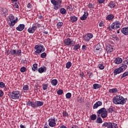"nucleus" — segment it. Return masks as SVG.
Here are the masks:
<instances>
[{
    "label": "nucleus",
    "mask_w": 128,
    "mask_h": 128,
    "mask_svg": "<svg viewBox=\"0 0 128 128\" xmlns=\"http://www.w3.org/2000/svg\"><path fill=\"white\" fill-rule=\"evenodd\" d=\"M113 102L115 104H122L124 105L126 102V99L124 98L120 95H117L112 99Z\"/></svg>",
    "instance_id": "nucleus-1"
},
{
    "label": "nucleus",
    "mask_w": 128,
    "mask_h": 128,
    "mask_svg": "<svg viewBox=\"0 0 128 128\" xmlns=\"http://www.w3.org/2000/svg\"><path fill=\"white\" fill-rule=\"evenodd\" d=\"M18 18L14 20V16L12 14H10L8 16V23L10 28H12L18 22Z\"/></svg>",
    "instance_id": "nucleus-2"
},
{
    "label": "nucleus",
    "mask_w": 128,
    "mask_h": 128,
    "mask_svg": "<svg viewBox=\"0 0 128 128\" xmlns=\"http://www.w3.org/2000/svg\"><path fill=\"white\" fill-rule=\"evenodd\" d=\"M51 4L54 6V9L55 10H58L62 8V0H52Z\"/></svg>",
    "instance_id": "nucleus-3"
},
{
    "label": "nucleus",
    "mask_w": 128,
    "mask_h": 128,
    "mask_svg": "<svg viewBox=\"0 0 128 128\" xmlns=\"http://www.w3.org/2000/svg\"><path fill=\"white\" fill-rule=\"evenodd\" d=\"M20 96V94L18 91H13L10 93V96L12 100H18Z\"/></svg>",
    "instance_id": "nucleus-4"
},
{
    "label": "nucleus",
    "mask_w": 128,
    "mask_h": 128,
    "mask_svg": "<svg viewBox=\"0 0 128 128\" xmlns=\"http://www.w3.org/2000/svg\"><path fill=\"white\" fill-rule=\"evenodd\" d=\"M38 28H40V24H38V23L34 24L32 27H30L28 28V32L29 34H34Z\"/></svg>",
    "instance_id": "nucleus-5"
},
{
    "label": "nucleus",
    "mask_w": 128,
    "mask_h": 128,
    "mask_svg": "<svg viewBox=\"0 0 128 128\" xmlns=\"http://www.w3.org/2000/svg\"><path fill=\"white\" fill-rule=\"evenodd\" d=\"M34 50H36L34 52L36 56H38L40 54H41L42 52H44V46L40 45H36L34 47Z\"/></svg>",
    "instance_id": "nucleus-6"
},
{
    "label": "nucleus",
    "mask_w": 128,
    "mask_h": 128,
    "mask_svg": "<svg viewBox=\"0 0 128 128\" xmlns=\"http://www.w3.org/2000/svg\"><path fill=\"white\" fill-rule=\"evenodd\" d=\"M97 114H102L101 116L102 118H105L108 116V111H106V110L104 108H101L97 112Z\"/></svg>",
    "instance_id": "nucleus-7"
},
{
    "label": "nucleus",
    "mask_w": 128,
    "mask_h": 128,
    "mask_svg": "<svg viewBox=\"0 0 128 128\" xmlns=\"http://www.w3.org/2000/svg\"><path fill=\"white\" fill-rule=\"evenodd\" d=\"M64 44L66 46H74L76 44V42L74 40L70 38H66L64 40Z\"/></svg>",
    "instance_id": "nucleus-8"
},
{
    "label": "nucleus",
    "mask_w": 128,
    "mask_h": 128,
    "mask_svg": "<svg viewBox=\"0 0 128 128\" xmlns=\"http://www.w3.org/2000/svg\"><path fill=\"white\" fill-rule=\"evenodd\" d=\"M120 26H122L120 22L119 21H115L112 24L111 28L114 30H118V28H120Z\"/></svg>",
    "instance_id": "nucleus-9"
},
{
    "label": "nucleus",
    "mask_w": 128,
    "mask_h": 128,
    "mask_svg": "<svg viewBox=\"0 0 128 128\" xmlns=\"http://www.w3.org/2000/svg\"><path fill=\"white\" fill-rule=\"evenodd\" d=\"M94 38V35L92 33H88L82 36V38L86 42H88Z\"/></svg>",
    "instance_id": "nucleus-10"
},
{
    "label": "nucleus",
    "mask_w": 128,
    "mask_h": 128,
    "mask_svg": "<svg viewBox=\"0 0 128 128\" xmlns=\"http://www.w3.org/2000/svg\"><path fill=\"white\" fill-rule=\"evenodd\" d=\"M48 125L51 128H54V126H56V118H50L48 120Z\"/></svg>",
    "instance_id": "nucleus-11"
},
{
    "label": "nucleus",
    "mask_w": 128,
    "mask_h": 128,
    "mask_svg": "<svg viewBox=\"0 0 128 128\" xmlns=\"http://www.w3.org/2000/svg\"><path fill=\"white\" fill-rule=\"evenodd\" d=\"M10 54L12 56H20L22 54V50H18L16 51L14 50H10Z\"/></svg>",
    "instance_id": "nucleus-12"
},
{
    "label": "nucleus",
    "mask_w": 128,
    "mask_h": 128,
    "mask_svg": "<svg viewBox=\"0 0 128 128\" xmlns=\"http://www.w3.org/2000/svg\"><path fill=\"white\" fill-rule=\"evenodd\" d=\"M1 14L3 18L6 17L8 14V10L6 8H2L1 10Z\"/></svg>",
    "instance_id": "nucleus-13"
},
{
    "label": "nucleus",
    "mask_w": 128,
    "mask_h": 128,
    "mask_svg": "<svg viewBox=\"0 0 128 128\" xmlns=\"http://www.w3.org/2000/svg\"><path fill=\"white\" fill-rule=\"evenodd\" d=\"M27 106H32V108H37L36 102H34L28 101V102H27Z\"/></svg>",
    "instance_id": "nucleus-14"
},
{
    "label": "nucleus",
    "mask_w": 128,
    "mask_h": 128,
    "mask_svg": "<svg viewBox=\"0 0 128 128\" xmlns=\"http://www.w3.org/2000/svg\"><path fill=\"white\" fill-rule=\"evenodd\" d=\"M106 50L108 54H110L114 50V46L112 45H108L106 47Z\"/></svg>",
    "instance_id": "nucleus-15"
},
{
    "label": "nucleus",
    "mask_w": 128,
    "mask_h": 128,
    "mask_svg": "<svg viewBox=\"0 0 128 128\" xmlns=\"http://www.w3.org/2000/svg\"><path fill=\"white\" fill-rule=\"evenodd\" d=\"M102 102L100 101H98L97 102H96V103L95 104H94V106H93V108L94 110H96V108H98V106H102Z\"/></svg>",
    "instance_id": "nucleus-16"
},
{
    "label": "nucleus",
    "mask_w": 128,
    "mask_h": 128,
    "mask_svg": "<svg viewBox=\"0 0 128 128\" xmlns=\"http://www.w3.org/2000/svg\"><path fill=\"white\" fill-rule=\"evenodd\" d=\"M16 30L18 32H22V30H24V24H19L18 26L16 28Z\"/></svg>",
    "instance_id": "nucleus-17"
},
{
    "label": "nucleus",
    "mask_w": 128,
    "mask_h": 128,
    "mask_svg": "<svg viewBox=\"0 0 128 128\" xmlns=\"http://www.w3.org/2000/svg\"><path fill=\"white\" fill-rule=\"evenodd\" d=\"M88 12H84L83 16L80 18L81 20H86L88 18Z\"/></svg>",
    "instance_id": "nucleus-18"
},
{
    "label": "nucleus",
    "mask_w": 128,
    "mask_h": 128,
    "mask_svg": "<svg viewBox=\"0 0 128 128\" xmlns=\"http://www.w3.org/2000/svg\"><path fill=\"white\" fill-rule=\"evenodd\" d=\"M114 62L116 64H122V59L120 57H118L116 58Z\"/></svg>",
    "instance_id": "nucleus-19"
},
{
    "label": "nucleus",
    "mask_w": 128,
    "mask_h": 128,
    "mask_svg": "<svg viewBox=\"0 0 128 128\" xmlns=\"http://www.w3.org/2000/svg\"><path fill=\"white\" fill-rule=\"evenodd\" d=\"M108 92H110V94H116V92H118V90L116 88H114L112 89H110Z\"/></svg>",
    "instance_id": "nucleus-20"
},
{
    "label": "nucleus",
    "mask_w": 128,
    "mask_h": 128,
    "mask_svg": "<svg viewBox=\"0 0 128 128\" xmlns=\"http://www.w3.org/2000/svg\"><path fill=\"white\" fill-rule=\"evenodd\" d=\"M120 72H122V71L120 68L116 69L114 71V76H116V74H120Z\"/></svg>",
    "instance_id": "nucleus-21"
},
{
    "label": "nucleus",
    "mask_w": 128,
    "mask_h": 128,
    "mask_svg": "<svg viewBox=\"0 0 128 128\" xmlns=\"http://www.w3.org/2000/svg\"><path fill=\"white\" fill-rule=\"evenodd\" d=\"M38 72L40 74H42V72H46V67H43V68H40L38 70Z\"/></svg>",
    "instance_id": "nucleus-22"
},
{
    "label": "nucleus",
    "mask_w": 128,
    "mask_h": 128,
    "mask_svg": "<svg viewBox=\"0 0 128 128\" xmlns=\"http://www.w3.org/2000/svg\"><path fill=\"white\" fill-rule=\"evenodd\" d=\"M119 68H120V70L122 72L124 70H126V68H128V66L124 64H122V66L120 67H119Z\"/></svg>",
    "instance_id": "nucleus-23"
},
{
    "label": "nucleus",
    "mask_w": 128,
    "mask_h": 128,
    "mask_svg": "<svg viewBox=\"0 0 128 128\" xmlns=\"http://www.w3.org/2000/svg\"><path fill=\"white\" fill-rule=\"evenodd\" d=\"M102 85L98 84H93V88L94 90H98V88H100Z\"/></svg>",
    "instance_id": "nucleus-24"
},
{
    "label": "nucleus",
    "mask_w": 128,
    "mask_h": 128,
    "mask_svg": "<svg viewBox=\"0 0 128 128\" xmlns=\"http://www.w3.org/2000/svg\"><path fill=\"white\" fill-rule=\"evenodd\" d=\"M71 22H74L78 20V17L76 16H71L70 17Z\"/></svg>",
    "instance_id": "nucleus-25"
},
{
    "label": "nucleus",
    "mask_w": 128,
    "mask_h": 128,
    "mask_svg": "<svg viewBox=\"0 0 128 128\" xmlns=\"http://www.w3.org/2000/svg\"><path fill=\"white\" fill-rule=\"evenodd\" d=\"M114 16L113 14H110L106 16V19L107 20H114Z\"/></svg>",
    "instance_id": "nucleus-26"
},
{
    "label": "nucleus",
    "mask_w": 128,
    "mask_h": 128,
    "mask_svg": "<svg viewBox=\"0 0 128 128\" xmlns=\"http://www.w3.org/2000/svg\"><path fill=\"white\" fill-rule=\"evenodd\" d=\"M108 6H110V8H114V6H116V3L114 2H111L109 3Z\"/></svg>",
    "instance_id": "nucleus-27"
},
{
    "label": "nucleus",
    "mask_w": 128,
    "mask_h": 128,
    "mask_svg": "<svg viewBox=\"0 0 128 128\" xmlns=\"http://www.w3.org/2000/svg\"><path fill=\"white\" fill-rule=\"evenodd\" d=\"M74 50H78L80 48V44H76L74 45Z\"/></svg>",
    "instance_id": "nucleus-28"
},
{
    "label": "nucleus",
    "mask_w": 128,
    "mask_h": 128,
    "mask_svg": "<svg viewBox=\"0 0 128 128\" xmlns=\"http://www.w3.org/2000/svg\"><path fill=\"white\" fill-rule=\"evenodd\" d=\"M36 104L37 108H38L39 106H44V102H42L36 101Z\"/></svg>",
    "instance_id": "nucleus-29"
},
{
    "label": "nucleus",
    "mask_w": 128,
    "mask_h": 128,
    "mask_svg": "<svg viewBox=\"0 0 128 128\" xmlns=\"http://www.w3.org/2000/svg\"><path fill=\"white\" fill-rule=\"evenodd\" d=\"M64 26V22H58L56 24V26L58 28H60L62 26Z\"/></svg>",
    "instance_id": "nucleus-30"
},
{
    "label": "nucleus",
    "mask_w": 128,
    "mask_h": 128,
    "mask_svg": "<svg viewBox=\"0 0 128 128\" xmlns=\"http://www.w3.org/2000/svg\"><path fill=\"white\" fill-rule=\"evenodd\" d=\"M30 90V87L28 85H24L23 86V90L26 92L27 90Z\"/></svg>",
    "instance_id": "nucleus-31"
},
{
    "label": "nucleus",
    "mask_w": 128,
    "mask_h": 128,
    "mask_svg": "<svg viewBox=\"0 0 128 128\" xmlns=\"http://www.w3.org/2000/svg\"><path fill=\"white\" fill-rule=\"evenodd\" d=\"M51 84L52 86H56V84H58V80L56 79H54L52 80Z\"/></svg>",
    "instance_id": "nucleus-32"
},
{
    "label": "nucleus",
    "mask_w": 128,
    "mask_h": 128,
    "mask_svg": "<svg viewBox=\"0 0 128 128\" xmlns=\"http://www.w3.org/2000/svg\"><path fill=\"white\" fill-rule=\"evenodd\" d=\"M60 12L62 14H66V10L64 8H61L60 9Z\"/></svg>",
    "instance_id": "nucleus-33"
},
{
    "label": "nucleus",
    "mask_w": 128,
    "mask_h": 128,
    "mask_svg": "<svg viewBox=\"0 0 128 128\" xmlns=\"http://www.w3.org/2000/svg\"><path fill=\"white\" fill-rule=\"evenodd\" d=\"M96 124H102V119L100 117L97 118Z\"/></svg>",
    "instance_id": "nucleus-34"
},
{
    "label": "nucleus",
    "mask_w": 128,
    "mask_h": 128,
    "mask_svg": "<svg viewBox=\"0 0 128 128\" xmlns=\"http://www.w3.org/2000/svg\"><path fill=\"white\" fill-rule=\"evenodd\" d=\"M32 70L34 72H36V70H38V64H34Z\"/></svg>",
    "instance_id": "nucleus-35"
},
{
    "label": "nucleus",
    "mask_w": 128,
    "mask_h": 128,
    "mask_svg": "<svg viewBox=\"0 0 128 128\" xmlns=\"http://www.w3.org/2000/svg\"><path fill=\"white\" fill-rule=\"evenodd\" d=\"M100 50V46L99 44H97L95 46V52H97V50Z\"/></svg>",
    "instance_id": "nucleus-36"
},
{
    "label": "nucleus",
    "mask_w": 128,
    "mask_h": 128,
    "mask_svg": "<svg viewBox=\"0 0 128 128\" xmlns=\"http://www.w3.org/2000/svg\"><path fill=\"white\" fill-rule=\"evenodd\" d=\"M48 84H42V90H48Z\"/></svg>",
    "instance_id": "nucleus-37"
},
{
    "label": "nucleus",
    "mask_w": 128,
    "mask_h": 128,
    "mask_svg": "<svg viewBox=\"0 0 128 128\" xmlns=\"http://www.w3.org/2000/svg\"><path fill=\"white\" fill-rule=\"evenodd\" d=\"M90 118H91L92 120H96V115L92 114L90 116Z\"/></svg>",
    "instance_id": "nucleus-38"
},
{
    "label": "nucleus",
    "mask_w": 128,
    "mask_h": 128,
    "mask_svg": "<svg viewBox=\"0 0 128 128\" xmlns=\"http://www.w3.org/2000/svg\"><path fill=\"white\" fill-rule=\"evenodd\" d=\"M88 8H94V4L90 3L88 5Z\"/></svg>",
    "instance_id": "nucleus-39"
},
{
    "label": "nucleus",
    "mask_w": 128,
    "mask_h": 128,
    "mask_svg": "<svg viewBox=\"0 0 128 128\" xmlns=\"http://www.w3.org/2000/svg\"><path fill=\"white\" fill-rule=\"evenodd\" d=\"M72 66V62H68L66 64V68H70Z\"/></svg>",
    "instance_id": "nucleus-40"
},
{
    "label": "nucleus",
    "mask_w": 128,
    "mask_h": 128,
    "mask_svg": "<svg viewBox=\"0 0 128 128\" xmlns=\"http://www.w3.org/2000/svg\"><path fill=\"white\" fill-rule=\"evenodd\" d=\"M128 76V71L124 72L122 76H121V78H126V76Z\"/></svg>",
    "instance_id": "nucleus-41"
},
{
    "label": "nucleus",
    "mask_w": 128,
    "mask_h": 128,
    "mask_svg": "<svg viewBox=\"0 0 128 128\" xmlns=\"http://www.w3.org/2000/svg\"><path fill=\"white\" fill-rule=\"evenodd\" d=\"M98 68L100 70H104V64H99L98 65Z\"/></svg>",
    "instance_id": "nucleus-42"
},
{
    "label": "nucleus",
    "mask_w": 128,
    "mask_h": 128,
    "mask_svg": "<svg viewBox=\"0 0 128 128\" xmlns=\"http://www.w3.org/2000/svg\"><path fill=\"white\" fill-rule=\"evenodd\" d=\"M0 88H6V84H4V82H0Z\"/></svg>",
    "instance_id": "nucleus-43"
},
{
    "label": "nucleus",
    "mask_w": 128,
    "mask_h": 128,
    "mask_svg": "<svg viewBox=\"0 0 128 128\" xmlns=\"http://www.w3.org/2000/svg\"><path fill=\"white\" fill-rule=\"evenodd\" d=\"M21 72H26V68L24 66H23L20 68Z\"/></svg>",
    "instance_id": "nucleus-44"
},
{
    "label": "nucleus",
    "mask_w": 128,
    "mask_h": 128,
    "mask_svg": "<svg viewBox=\"0 0 128 128\" xmlns=\"http://www.w3.org/2000/svg\"><path fill=\"white\" fill-rule=\"evenodd\" d=\"M66 98H72V94L68 92L66 94Z\"/></svg>",
    "instance_id": "nucleus-45"
},
{
    "label": "nucleus",
    "mask_w": 128,
    "mask_h": 128,
    "mask_svg": "<svg viewBox=\"0 0 128 128\" xmlns=\"http://www.w3.org/2000/svg\"><path fill=\"white\" fill-rule=\"evenodd\" d=\"M57 94H59V96H60V95L62 94H64V91L62 90H59L57 92Z\"/></svg>",
    "instance_id": "nucleus-46"
},
{
    "label": "nucleus",
    "mask_w": 128,
    "mask_h": 128,
    "mask_svg": "<svg viewBox=\"0 0 128 128\" xmlns=\"http://www.w3.org/2000/svg\"><path fill=\"white\" fill-rule=\"evenodd\" d=\"M112 124H113V123H112V122L107 123V128H112Z\"/></svg>",
    "instance_id": "nucleus-47"
},
{
    "label": "nucleus",
    "mask_w": 128,
    "mask_h": 128,
    "mask_svg": "<svg viewBox=\"0 0 128 128\" xmlns=\"http://www.w3.org/2000/svg\"><path fill=\"white\" fill-rule=\"evenodd\" d=\"M40 56L42 58H44L46 56V52H43L41 54Z\"/></svg>",
    "instance_id": "nucleus-48"
},
{
    "label": "nucleus",
    "mask_w": 128,
    "mask_h": 128,
    "mask_svg": "<svg viewBox=\"0 0 128 128\" xmlns=\"http://www.w3.org/2000/svg\"><path fill=\"white\" fill-rule=\"evenodd\" d=\"M62 116H64V118H66V116H68V114L66 112L64 111L62 112Z\"/></svg>",
    "instance_id": "nucleus-49"
},
{
    "label": "nucleus",
    "mask_w": 128,
    "mask_h": 128,
    "mask_svg": "<svg viewBox=\"0 0 128 128\" xmlns=\"http://www.w3.org/2000/svg\"><path fill=\"white\" fill-rule=\"evenodd\" d=\"M14 8H20V6H18V3L16 2L14 3V5L13 6Z\"/></svg>",
    "instance_id": "nucleus-50"
},
{
    "label": "nucleus",
    "mask_w": 128,
    "mask_h": 128,
    "mask_svg": "<svg viewBox=\"0 0 128 128\" xmlns=\"http://www.w3.org/2000/svg\"><path fill=\"white\" fill-rule=\"evenodd\" d=\"M112 128H118V127L116 124L113 123Z\"/></svg>",
    "instance_id": "nucleus-51"
},
{
    "label": "nucleus",
    "mask_w": 128,
    "mask_h": 128,
    "mask_svg": "<svg viewBox=\"0 0 128 128\" xmlns=\"http://www.w3.org/2000/svg\"><path fill=\"white\" fill-rule=\"evenodd\" d=\"M6 54H7V56H8V54H10V50H6L5 52Z\"/></svg>",
    "instance_id": "nucleus-52"
},
{
    "label": "nucleus",
    "mask_w": 128,
    "mask_h": 128,
    "mask_svg": "<svg viewBox=\"0 0 128 128\" xmlns=\"http://www.w3.org/2000/svg\"><path fill=\"white\" fill-rule=\"evenodd\" d=\"M4 96V92L2 90H0V98H2Z\"/></svg>",
    "instance_id": "nucleus-53"
},
{
    "label": "nucleus",
    "mask_w": 128,
    "mask_h": 128,
    "mask_svg": "<svg viewBox=\"0 0 128 128\" xmlns=\"http://www.w3.org/2000/svg\"><path fill=\"white\" fill-rule=\"evenodd\" d=\"M27 8L30 9L32 8V4H30V3L28 4L27 5Z\"/></svg>",
    "instance_id": "nucleus-54"
},
{
    "label": "nucleus",
    "mask_w": 128,
    "mask_h": 128,
    "mask_svg": "<svg viewBox=\"0 0 128 128\" xmlns=\"http://www.w3.org/2000/svg\"><path fill=\"white\" fill-rule=\"evenodd\" d=\"M105 0H98V2L99 4H104V2Z\"/></svg>",
    "instance_id": "nucleus-55"
},
{
    "label": "nucleus",
    "mask_w": 128,
    "mask_h": 128,
    "mask_svg": "<svg viewBox=\"0 0 128 128\" xmlns=\"http://www.w3.org/2000/svg\"><path fill=\"white\" fill-rule=\"evenodd\" d=\"M99 26H104V22H101L99 24Z\"/></svg>",
    "instance_id": "nucleus-56"
},
{
    "label": "nucleus",
    "mask_w": 128,
    "mask_h": 128,
    "mask_svg": "<svg viewBox=\"0 0 128 128\" xmlns=\"http://www.w3.org/2000/svg\"><path fill=\"white\" fill-rule=\"evenodd\" d=\"M80 76H81V78H84V74L82 72L80 73Z\"/></svg>",
    "instance_id": "nucleus-57"
},
{
    "label": "nucleus",
    "mask_w": 128,
    "mask_h": 128,
    "mask_svg": "<svg viewBox=\"0 0 128 128\" xmlns=\"http://www.w3.org/2000/svg\"><path fill=\"white\" fill-rule=\"evenodd\" d=\"M108 126V122H104V124H102V126Z\"/></svg>",
    "instance_id": "nucleus-58"
},
{
    "label": "nucleus",
    "mask_w": 128,
    "mask_h": 128,
    "mask_svg": "<svg viewBox=\"0 0 128 128\" xmlns=\"http://www.w3.org/2000/svg\"><path fill=\"white\" fill-rule=\"evenodd\" d=\"M124 64L128 65V61L126 60H124Z\"/></svg>",
    "instance_id": "nucleus-59"
},
{
    "label": "nucleus",
    "mask_w": 128,
    "mask_h": 128,
    "mask_svg": "<svg viewBox=\"0 0 128 128\" xmlns=\"http://www.w3.org/2000/svg\"><path fill=\"white\" fill-rule=\"evenodd\" d=\"M86 45H83V46H82V50H86Z\"/></svg>",
    "instance_id": "nucleus-60"
},
{
    "label": "nucleus",
    "mask_w": 128,
    "mask_h": 128,
    "mask_svg": "<svg viewBox=\"0 0 128 128\" xmlns=\"http://www.w3.org/2000/svg\"><path fill=\"white\" fill-rule=\"evenodd\" d=\"M20 128H26V126L22 125V124H20Z\"/></svg>",
    "instance_id": "nucleus-61"
},
{
    "label": "nucleus",
    "mask_w": 128,
    "mask_h": 128,
    "mask_svg": "<svg viewBox=\"0 0 128 128\" xmlns=\"http://www.w3.org/2000/svg\"><path fill=\"white\" fill-rule=\"evenodd\" d=\"M38 18L40 20H44V17L41 16H38Z\"/></svg>",
    "instance_id": "nucleus-62"
},
{
    "label": "nucleus",
    "mask_w": 128,
    "mask_h": 128,
    "mask_svg": "<svg viewBox=\"0 0 128 128\" xmlns=\"http://www.w3.org/2000/svg\"><path fill=\"white\" fill-rule=\"evenodd\" d=\"M60 128H66V126L62 125L60 126Z\"/></svg>",
    "instance_id": "nucleus-63"
},
{
    "label": "nucleus",
    "mask_w": 128,
    "mask_h": 128,
    "mask_svg": "<svg viewBox=\"0 0 128 128\" xmlns=\"http://www.w3.org/2000/svg\"><path fill=\"white\" fill-rule=\"evenodd\" d=\"M66 8H67V10H70V6H66Z\"/></svg>",
    "instance_id": "nucleus-64"
}]
</instances>
